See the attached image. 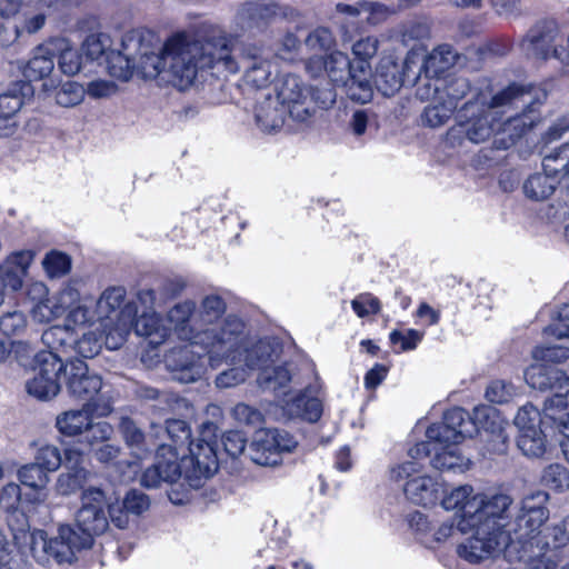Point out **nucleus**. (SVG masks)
Instances as JSON below:
<instances>
[{
  "label": "nucleus",
  "mask_w": 569,
  "mask_h": 569,
  "mask_svg": "<svg viewBox=\"0 0 569 569\" xmlns=\"http://www.w3.org/2000/svg\"><path fill=\"white\" fill-rule=\"evenodd\" d=\"M222 40L226 38H86L82 50L117 81L129 82L136 73L143 79L164 74L182 90L193 83L199 63L210 66L218 59L236 69Z\"/></svg>",
  "instance_id": "f257e3e1"
},
{
  "label": "nucleus",
  "mask_w": 569,
  "mask_h": 569,
  "mask_svg": "<svg viewBox=\"0 0 569 569\" xmlns=\"http://www.w3.org/2000/svg\"><path fill=\"white\" fill-rule=\"evenodd\" d=\"M545 99L546 92L541 89L512 83L495 94L487 107L467 102L447 138L453 142L465 134L470 142L481 143L496 132L495 147L508 149L533 127L535 106Z\"/></svg>",
  "instance_id": "f03ea898"
},
{
  "label": "nucleus",
  "mask_w": 569,
  "mask_h": 569,
  "mask_svg": "<svg viewBox=\"0 0 569 569\" xmlns=\"http://www.w3.org/2000/svg\"><path fill=\"white\" fill-rule=\"evenodd\" d=\"M212 422L203 425L201 438L190 445V457L179 461L177 449L170 445L157 448L152 465L146 468L140 477V483L147 489H156L161 485H173L181 477L190 488H199L203 478L214 475L219 467L216 442L206 439L213 432Z\"/></svg>",
  "instance_id": "7ed1b4c3"
},
{
  "label": "nucleus",
  "mask_w": 569,
  "mask_h": 569,
  "mask_svg": "<svg viewBox=\"0 0 569 569\" xmlns=\"http://www.w3.org/2000/svg\"><path fill=\"white\" fill-rule=\"evenodd\" d=\"M476 431V422L461 408L448 410L443 421L430 426L426 431L427 441L410 449L413 459L431 456V466L440 471L465 472L470 467V459L463 457L458 445Z\"/></svg>",
  "instance_id": "20e7f679"
},
{
  "label": "nucleus",
  "mask_w": 569,
  "mask_h": 569,
  "mask_svg": "<svg viewBox=\"0 0 569 569\" xmlns=\"http://www.w3.org/2000/svg\"><path fill=\"white\" fill-rule=\"evenodd\" d=\"M81 506L76 513L78 530L69 525L60 526V536L63 539H71V546L78 551L92 546L93 537L104 533L110 521L109 505L112 498L100 487L89 486L80 496Z\"/></svg>",
  "instance_id": "39448f33"
},
{
  "label": "nucleus",
  "mask_w": 569,
  "mask_h": 569,
  "mask_svg": "<svg viewBox=\"0 0 569 569\" xmlns=\"http://www.w3.org/2000/svg\"><path fill=\"white\" fill-rule=\"evenodd\" d=\"M503 511L495 515H481L472 523L458 527L462 533H471L458 547V553L469 562L486 560L509 546V533L503 529Z\"/></svg>",
  "instance_id": "423d86ee"
},
{
  "label": "nucleus",
  "mask_w": 569,
  "mask_h": 569,
  "mask_svg": "<svg viewBox=\"0 0 569 569\" xmlns=\"http://www.w3.org/2000/svg\"><path fill=\"white\" fill-rule=\"evenodd\" d=\"M167 325L170 331H173L181 340L188 341L193 346L202 347L208 355H213L216 358L230 346L233 341L234 335L240 329V323L236 320H229V327L226 329V340H214L210 336V331H199L196 318V303L191 300H186L174 305L167 315Z\"/></svg>",
  "instance_id": "0eeeda50"
},
{
  "label": "nucleus",
  "mask_w": 569,
  "mask_h": 569,
  "mask_svg": "<svg viewBox=\"0 0 569 569\" xmlns=\"http://www.w3.org/2000/svg\"><path fill=\"white\" fill-rule=\"evenodd\" d=\"M126 297L121 287L106 289L94 305L97 321L104 335V345L110 350L119 349L127 340L132 327V308L120 309Z\"/></svg>",
  "instance_id": "6e6552de"
},
{
  "label": "nucleus",
  "mask_w": 569,
  "mask_h": 569,
  "mask_svg": "<svg viewBox=\"0 0 569 569\" xmlns=\"http://www.w3.org/2000/svg\"><path fill=\"white\" fill-rule=\"evenodd\" d=\"M512 505V498L507 493L488 492L475 493L473 488L469 485L453 488L441 499V506L446 510L461 511L460 520L457 528L469 526L477 517L481 515H495L497 510L503 511Z\"/></svg>",
  "instance_id": "1a4fd4ad"
},
{
  "label": "nucleus",
  "mask_w": 569,
  "mask_h": 569,
  "mask_svg": "<svg viewBox=\"0 0 569 569\" xmlns=\"http://www.w3.org/2000/svg\"><path fill=\"white\" fill-rule=\"evenodd\" d=\"M548 501L549 493L537 490L523 497L515 518H509L510 507L503 510V529L509 533V545L513 542L525 545L540 533L541 527L549 519Z\"/></svg>",
  "instance_id": "9d476101"
},
{
  "label": "nucleus",
  "mask_w": 569,
  "mask_h": 569,
  "mask_svg": "<svg viewBox=\"0 0 569 569\" xmlns=\"http://www.w3.org/2000/svg\"><path fill=\"white\" fill-rule=\"evenodd\" d=\"M227 306L224 300L218 295H208L201 299L199 307H196V318L198 322L199 331H210V336H213L214 340H226L227 328L229 327V320H236L240 323L239 331L234 335L233 341L228 346L220 356L216 358L213 355H208V360L212 368H217L222 363L223 359L236 358L234 352L239 349L242 330L244 323L234 316H227L223 318Z\"/></svg>",
  "instance_id": "9b49d317"
},
{
  "label": "nucleus",
  "mask_w": 569,
  "mask_h": 569,
  "mask_svg": "<svg viewBox=\"0 0 569 569\" xmlns=\"http://www.w3.org/2000/svg\"><path fill=\"white\" fill-rule=\"evenodd\" d=\"M329 79L337 86L345 87L348 97L357 102L366 103L372 97L370 82L371 72L363 61L351 63L349 57L341 51H333L323 60Z\"/></svg>",
  "instance_id": "f8f14e48"
},
{
  "label": "nucleus",
  "mask_w": 569,
  "mask_h": 569,
  "mask_svg": "<svg viewBox=\"0 0 569 569\" xmlns=\"http://www.w3.org/2000/svg\"><path fill=\"white\" fill-rule=\"evenodd\" d=\"M391 479L406 481L403 492L416 505L435 506L443 495V486L430 476L423 475L421 466L416 461H407L390 471Z\"/></svg>",
  "instance_id": "ddd939ff"
},
{
  "label": "nucleus",
  "mask_w": 569,
  "mask_h": 569,
  "mask_svg": "<svg viewBox=\"0 0 569 569\" xmlns=\"http://www.w3.org/2000/svg\"><path fill=\"white\" fill-rule=\"evenodd\" d=\"M36 362L32 377L26 381V390L39 400L52 399L60 391V377L64 376L66 365L53 352L38 353Z\"/></svg>",
  "instance_id": "4468645a"
},
{
  "label": "nucleus",
  "mask_w": 569,
  "mask_h": 569,
  "mask_svg": "<svg viewBox=\"0 0 569 569\" xmlns=\"http://www.w3.org/2000/svg\"><path fill=\"white\" fill-rule=\"evenodd\" d=\"M296 446V439L288 431L262 429L256 432L248 455L256 465L272 467L281 462L282 452H291Z\"/></svg>",
  "instance_id": "2eb2a0df"
},
{
  "label": "nucleus",
  "mask_w": 569,
  "mask_h": 569,
  "mask_svg": "<svg viewBox=\"0 0 569 569\" xmlns=\"http://www.w3.org/2000/svg\"><path fill=\"white\" fill-rule=\"evenodd\" d=\"M66 385L69 395L84 403H92L93 408H101L97 400L102 388V380L96 373H90L88 366L82 360H73L66 363Z\"/></svg>",
  "instance_id": "dca6fc26"
},
{
  "label": "nucleus",
  "mask_w": 569,
  "mask_h": 569,
  "mask_svg": "<svg viewBox=\"0 0 569 569\" xmlns=\"http://www.w3.org/2000/svg\"><path fill=\"white\" fill-rule=\"evenodd\" d=\"M276 97L298 122L307 121L313 114L311 88L306 87L297 76L284 77Z\"/></svg>",
  "instance_id": "f3484780"
},
{
  "label": "nucleus",
  "mask_w": 569,
  "mask_h": 569,
  "mask_svg": "<svg viewBox=\"0 0 569 569\" xmlns=\"http://www.w3.org/2000/svg\"><path fill=\"white\" fill-rule=\"evenodd\" d=\"M71 542V539H63L60 536V528L54 538H48L44 531L37 530L31 533L30 550L33 558L41 565H48L51 559L59 563L71 562L78 551Z\"/></svg>",
  "instance_id": "a211bd4d"
},
{
  "label": "nucleus",
  "mask_w": 569,
  "mask_h": 569,
  "mask_svg": "<svg viewBox=\"0 0 569 569\" xmlns=\"http://www.w3.org/2000/svg\"><path fill=\"white\" fill-rule=\"evenodd\" d=\"M80 291L74 283L66 284L59 292L38 301L31 309V317L39 323H49L66 316L69 307L78 303Z\"/></svg>",
  "instance_id": "6ab92c4d"
},
{
  "label": "nucleus",
  "mask_w": 569,
  "mask_h": 569,
  "mask_svg": "<svg viewBox=\"0 0 569 569\" xmlns=\"http://www.w3.org/2000/svg\"><path fill=\"white\" fill-rule=\"evenodd\" d=\"M83 455L77 448H67L64 450L66 471L60 473L56 489L59 495L70 496L81 489L91 477V472L83 466Z\"/></svg>",
  "instance_id": "aec40b11"
},
{
  "label": "nucleus",
  "mask_w": 569,
  "mask_h": 569,
  "mask_svg": "<svg viewBox=\"0 0 569 569\" xmlns=\"http://www.w3.org/2000/svg\"><path fill=\"white\" fill-rule=\"evenodd\" d=\"M150 508L149 497L136 489L129 490L123 499H112L109 505L110 521L119 529H126L130 525V518L140 517Z\"/></svg>",
  "instance_id": "412c9836"
},
{
  "label": "nucleus",
  "mask_w": 569,
  "mask_h": 569,
  "mask_svg": "<svg viewBox=\"0 0 569 569\" xmlns=\"http://www.w3.org/2000/svg\"><path fill=\"white\" fill-rule=\"evenodd\" d=\"M236 358L223 359L222 362L238 365L243 362L248 371L259 370L268 367L273 361L274 348L268 341L260 340L250 347L244 343V329L242 330L239 349L234 352Z\"/></svg>",
  "instance_id": "4be33fe9"
},
{
  "label": "nucleus",
  "mask_w": 569,
  "mask_h": 569,
  "mask_svg": "<svg viewBox=\"0 0 569 569\" xmlns=\"http://www.w3.org/2000/svg\"><path fill=\"white\" fill-rule=\"evenodd\" d=\"M111 411L109 403L101 408H93L92 403H83L81 409L68 410L57 416L56 427L60 433L67 437L83 435L86 428L90 427L91 415L106 416Z\"/></svg>",
  "instance_id": "5701e85b"
},
{
  "label": "nucleus",
  "mask_w": 569,
  "mask_h": 569,
  "mask_svg": "<svg viewBox=\"0 0 569 569\" xmlns=\"http://www.w3.org/2000/svg\"><path fill=\"white\" fill-rule=\"evenodd\" d=\"M523 378L527 385L540 391H568L569 390V376L560 369L547 367L545 365L536 363L529 366L525 372Z\"/></svg>",
  "instance_id": "b1692460"
},
{
  "label": "nucleus",
  "mask_w": 569,
  "mask_h": 569,
  "mask_svg": "<svg viewBox=\"0 0 569 569\" xmlns=\"http://www.w3.org/2000/svg\"><path fill=\"white\" fill-rule=\"evenodd\" d=\"M221 42H223V44L227 49V56H229V58L233 62L236 69L230 70L226 66L224 61H222V60L220 61L217 59L210 66H202V64L200 66L199 64L197 67V71L199 69H203V68H213L216 66H221L226 71H228L230 73H236L239 70V64L237 61L236 52H239V54L242 57L243 60H246L248 62V64L260 61L263 58L271 57V52L268 49L259 47L258 44L251 43V42H241L240 43L237 41V38H226V40H222Z\"/></svg>",
  "instance_id": "393cba45"
},
{
  "label": "nucleus",
  "mask_w": 569,
  "mask_h": 569,
  "mask_svg": "<svg viewBox=\"0 0 569 569\" xmlns=\"http://www.w3.org/2000/svg\"><path fill=\"white\" fill-rule=\"evenodd\" d=\"M475 418L480 420L481 418L490 419L491 430L487 428L481 433V440L486 442L485 450L488 453H505L507 450V443L509 435L506 431V423L498 417L495 410L490 408H477L475 410Z\"/></svg>",
  "instance_id": "a878e982"
},
{
  "label": "nucleus",
  "mask_w": 569,
  "mask_h": 569,
  "mask_svg": "<svg viewBox=\"0 0 569 569\" xmlns=\"http://www.w3.org/2000/svg\"><path fill=\"white\" fill-rule=\"evenodd\" d=\"M411 60L408 57L403 66H400L391 57H385L380 60L376 70V86L383 96H392L403 83V68H409Z\"/></svg>",
  "instance_id": "bb28decb"
},
{
  "label": "nucleus",
  "mask_w": 569,
  "mask_h": 569,
  "mask_svg": "<svg viewBox=\"0 0 569 569\" xmlns=\"http://www.w3.org/2000/svg\"><path fill=\"white\" fill-rule=\"evenodd\" d=\"M34 259L32 250H21L9 254L3 264V273L7 276V284L12 291H18L23 286V279L28 274V269Z\"/></svg>",
  "instance_id": "cd10ccee"
},
{
  "label": "nucleus",
  "mask_w": 569,
  "mask_h": 569,
  "mask_svg": "<svg viewBox=\"0 0 569 569\" xmlns=\"http://www.w3.org/2000/svg\"><path fill=\"white\" fill-rule=\"evenodd\" d=\"M282 409L288 418H299L308 422H317L323 411V406L320 399L309 397L305 392L284 400Z\"/></svg>",
  "instance_id": "c85d7f7f"
},
{
  "label": "nucleus",
  "mask_w": 569,
  "mask_h": 569,
  "mask_svg": "<svg viewBox=\"0 0 569 569\" xmlns=\"http://www.w3.org/2000/svg\"><path fill=\"white\" fill-rule=\"evenodd\" d=\"M556 392L546 400L543 407V425L555 428L560 433L569 432V403L567 395Z\"/></svg>",
  "instance_id": "c756f323"
},
{
  "label": "nucleus",
  "mask_w": 569,
  "mask_h": 569,
  "mask_svg": "<svg viewBox=\"0 0 569 569\" xmlns=\"http://www.w3.org/2000/svg\"><path fill=\"white\" fill-rule=\"evenodd\" d=\"M288 114L284 106L277 97H267L258 103L256 108V121L264 131H276L280 129L286 116Z\"/></svg>",
  "instance_id": "7c9ffc66"
},
{
  "label": "nucleus",
  "mask_w": 569,
  "mask_h": 569,
  "mask_svg": "<svg viewBox=\"0 0 569 569\" xmlns=\"http://www.w3.org/2000/svg\"><path fill=\"white\" fill-rule=\"evenodd\" d=\"M134 331L138 336L146 337L152 346L163 343L170 335L169 327L154 311H144L140 315L134 322Z\"/></svg>",
  "instance_id": "2f4dec72"
},
{
  "label": "nucleus",
  "mask_w": 569,
  "mask_h": 569,
  "mask_svg": "<svg viewBox=\"0 0 569 569\" xmlns=\"http://www.w3.org/2000/svg\"><path fill=\"white\" fill-rule=\"evenodd\" d=\"M22 106L21 94L17 92L0 94V137H12L18 131L16 117Z\"/></svg>",
  "instance_id": "473e14b6"
},
{
  "label": "nucleus",
  "mask_w": 569,
  "mask_h": 569,
  "mask_svg": "<svg viewBox=\"0 0 569 569\" xmlns=\"http://www.w3.org/2000/svg\"><path fill=\"white\" fill-rule=\"evenodd\" d=\"M291 378V372L286 366H268L259 372L257 382L262 390L287 396Z\"/></svg>",
  "instance_id": "72a5a7b5"
},
{
  "label": "nucleus",
  "mask_w": 569,
  "mask_h": 569,
  "mask_svg": "<svg viewBox=\"0 0 569 569\" xmlns=\"http://www.w3.org/2000/svg\"><path fill=\"white\" fill-rule=\"evenodd\" d=\"M553 179L542 169V172H535L523 181L522 191L532 201H543L551 197L558 187L557 180Z\"/></svg>",
  "instance_id": "f704fd0d"
},
{
  "label": "nucleus",
  "mask_w": 569,
  "mask_h": 569,
  "mask_svg": "<svg viewBox=\"0 0 569 569\" xmlns=\"http://www.w3.org/2000/svg\"><path fill=\"white\" fill-rule=\"evenodd\" d=\"M542 169L557 180L558 186L565 183L569 188V149L560 146L546 153L542 158Z\"/></svg>",
  "instance_id": "c9c22d12"
},
{
  "label": "nucleus",
  "mask_w": 569,
  "mask_h": 569,
  "mask_svg": "<svg viewBox=\"0 0 569 569\" xmlns=\"http://www.w3.org/2000/svg\"><path fill=\"white\" fill-rule=\"evenodd\" d=\"M458 54L448 44L435 48L425 59L423 69L430 77H439L457 62Z\"/></svg>",
  "instance_id": "e433bc0d"
},
{
  "label": "nucleus",
  "mask_w": 569,
  "mask_h": 569,
  "mask_svg": "<svg viewBox=\"0 0 569 569\" xmlns=\"http://www.w3.org/2000/svg\"><path fill=\"white\" fill-rule=\"evenodd\" d=\"M43 343L50 349L48 352L58 355L68 353L73 350V342H76L74 331L66 323L62 326H52L42 333Z\"/></svg>",
  "instance_id": "4c0bfd02"
},
{
  "label": "nucleus",
  "mask_w": 569,
  "mask_h": 569,
  "mask_svg": "<svg viewBox=\"0 0 569 569\" xmlns=\"http://www.w3.org/2000/svg\"><path fill=\"white\" fill-rule=\"evenodd\" d=\"M456 111L451 102H447L438 93H433L430 103L421 113V122L429 128H439L447 123Z\"/></svg>",
  "instance_id": "58836bf2"
},
{
  "label": "nucleus",
  "mask_w": 569,
  "mask_h": 569,
  "mask_svg": "<svg viewBox=\"0 0 569 569\" xmlns=\"http://www.w3.org/2000/svg\"><path fill=\"white\" fill-rule=\"evenodd\" d=\"M119 431L126 445L138 458H143L148 452L144 433L141 428L129 417H122L119 423Z\"/></svg>",
  "instance_id": "ea45409f"
},
{
  "label": "nucleus",
  "mask_w": 569,
  "mask_h": 569,
  "mask_svg": "<svg viewBox=\"0 0 569 569\" xmlns=\"http://www.w3.org/2000/svg\"><path fill=\"white\" fill-rule=\"evenodd\" d=\"M517 446L525 456L539 458L547 450L546 435L540 427L527 429L519 432Z\"/></svg>",
  "instance_id": "a19ab883"
},
{
  "label": "nucleus",
  "mask_w": 569,
  "mask_h": 569,
  "mask_svg": "<svg viewBox=\"0 0 569 569\" xmlns=\"http://www.w3.org/2000/svg\"><path fill=\"white\" fill-rule=\"evenodd\" d=\"M183 289V284L180 282H167L162 286L161 297H158L156 291L152 289H142L138 292V301L149 311L156 306H160L166 299L178 296Z\"/></svg>",
  "instance_id": "79ce46f5"
},
{
  "label": "nucleus",
  "mask_w": 569,
  "mask_h": 569,
  "mask_svg": "<svg viewBox=\"0 0 569 569\" xmlns=\"http://www.w3.org/2000/svg\"><path fill=\"white\" fill-rule=\"evenodd\" d=\"M64 323L73 331L77 328L98 323L96 310L84 303L80 297L78 303H73L72 307L68 308Z\"/></svg>",
  "instance_id": "37998d69"
},
{
  "label": "nucleus",
  "mask_w": 569,
  "mask_h": 569,
  "mask_svg": "<svg viewBox=\"0 0 569 569\" xmlns=\"http://www.w3.org/2000/svg\"><path fill=\"white\" fill-rule=\"evenodd\" d=\"M540 482L555 492H565L569 489V470L560 463H551L542 470Z\"/></svg>",
  "instance_id": "c03bdc74"
},
{
  "label": "nucleus",
  "mask_w": 569,
  "mask_h": 569,
  "mask_svg": "<svg viewBox=\"0 0 569 569\" xmlns=\"http://www.w3.org/2000/svg\"><path fill=\"white\" fill-rule=\"evenodd\" d=\"M54 68L49 54H34L22 68V74L28 81H38L48 77Z\"/></svg>",
  "instance_id": "a18cd8bd"
},
{
  "label": "nucleus",
  "mask_w": 569,
  "mask_h": 569,
  "mask_svg": "<svg viewBox=\"0 0 569 569\" xmlns=\"http://www.w3.org/2000/svg\"><path fill=\"white\" fill-rule=\"evenodd\" d=\"M90 61L91 60L87 59L82 47L80 50L66 48L60 53L58 66L64 74L74 76L84 70L87 63Z\"/></svg>",
  "instance_id": "49530a36"
},
{
  "label": "nucleus",
  "mask_w": 569,
  "mask_h": 569,
  "mask_svg": "<svg viewBox=\"0 0 569 569\" xmlns=\"http://www.w3.org/2000/svg\"><path fill=\"white\" fill-rule=\"evenodd\" d=\"M18 477L22 485L34 490H43L49 482V472L36 462L21 467Z\"/></svg>",
  "instance_id": "de8ad7c7"
},
{
  "label": "nucleus",
  "mask_w": 569,
  "mask_h": 569,
  "mask_svg": "<svg viewBox=\"0 0 569 569\" xmlns=\"http://www.w3.org/2000/svg\"><path fill=\"white\" fill-rule=\"evenodd\" d=\"M86 96V89L78 82H64L56 93V101L59 106L71 108L80 104Z\"/></svg>",
  "instance_id": "09e8293b"
},
{
  "label": "nucleus",
  "mask_w": 569,
  "mask_h": 569,
  "mask_svg": "<svg viewBox=\"0 0 569 569\" xmlns=\"http://www.w3.org/2000/svg\"><path fill=\"white\" fill-rule=\"evenodd\" d=\"M102 336L97 330H89L73 342V351L83 358H93L102 349Z\"/></svg>",
  "instance_id": "8fccbe9b"
},
{
  "label": "nucleus",
  "mask_w": 569,
  "mask_h": 569,
  "mask_svg": "<svg viewBox=\"0 0 569 569\" xmlns=\"http://www.w3.org/2000/svg\"><path fill=\"white\" fill-rule=\"evenodd\" d=\"M470 89L469 81L466 78H455L450 80L442 89L435 87L433 93H438L447 102H451L457 109L459 100L466 97Z\"/></svg>",
  "instance_id": "3c124183"
},
{
  "label": "nucleus",
  "mask_w": 569,
  "mask_h": 569,
  "mask_svg": "<svg viewBox=\"0 0 569 569\" xmlns=\"http://www.w3.org/2000/svg\"><path fill=\"white\" fill-rule=\"evenodd\" d=\"M34 462L48 472H53L61 466V452L53 445L42 443L37 449Z\"/></svg>",
  "instance_id": "603ef678"
},
{
  "label": "nucleus",
  "mask_w": 569,
  "mask_h": 569,
  "mask_svg": "<svg viewBox=\"0 0 569 569\" xmlns=\"http://www.w3.org/2000/svg\"><path fill=\"white\" fill-rule=\"evenodd\" d=\"M269 58L270 57H267L260 61L248 64L246 78L249 83L257 88H262L270 82L272 70Z\"/></svg>",
  "instance_id": "864d4df0"
},
{
  "label": "nucleus",
  "mask_w": 569,
  "mask_h": 569,
  "mask_svg": "<svg viewBox=\"0 0 569 569\" xmlns=\"http://www.w3.org/2000/svg\"><path fill=\"white\" fill-rule=\"evenodd\" d=\"M42 266L50 278H60L69 272L71 261L67 254L51 251L44 257Z\"/></svg>",
  "instance_id": "5fc2aeb1"
},
{
  "label": "nucleus",
  "mask_w": 569,
  "mask_h": 569,
  "mask_svg": "<svg viewBox=\"0 0 569 569\" xmlns=\"http://www.w3.org/2000/svg\"><path fill=\"white\" fill-rule=\"evenodd\" d=\"M517 390L511 382L495 380L486 389V398L492 403H507L513 399Z\"/></svg>",
  "instance_id": "6e6d98bb"
},
{
  "label": "nucleus",
  "mask_w": 569,
  "mask_h": 569,
  "mask_svg": "<svg viewBox=\"0 0 569 569\" xmlns=\"http://www.w3.org/2000/svg\"><path fill=\"white\" fill-rule=\"evenodd\" d=\"M545 333L557 339L569 337V303L558 308L551 323L545 329Z\"/></svg>",
  "instance_id": "4d7b16f0"
},
{
  "label": "nucleus",
  "mask_w": 569,
  "mask_h": 569,
  "mask_svg": "<svg viewBox=\"0 0 569 569\" xmlns=\"http://www.w3.org/2000/svg\"><path fill=\"white\" fill-rule=\"evenodd\" d=\"M515 425L519 432L538 428L540 425H543V415L532 405H525L518 410L515 417Z\"/></svg>",
  "instance_id": "13d9d810"
},
{
  "label": "nucleus",
  "mask_w": 569,
  "mask_h": 569,
  "mask_svg": "<svg viewBox=\"0 0 569 569\" xmlns=\"http://www.w3.org/2000/svg\"><path fill=\"white\" fill-rule=\"evenodd\" d=\"M113 428L110 423L104 421L93 422L90 420V427L86 428L83 432V441L89 446H97L107 442L111 439Z\"/></svg>",
  "instance_id": "bf43d9fd"
},
{
  "label": "nucleus",
  "mask_w": 569,
  "mask_h": 569,
  "mask_svg": "<svg viewBox=\"0 0 569 569\" xmlns=\"http://www.w3.org/2000/svg\"><path fill=\"white\" fill-rule=\"evenodd\" d=\"M86 93L94 100L109 99L119 93L120 88L113 80L94 79L87 84Z\"/></svg>",
  "instance_id": "052dcab7"
},
{
  "label": "nucleus",
  "mask_w": 569,
  "mask_h": 569,
  "mask_svg": "<svg viewBox=\"0 0 569 569\" xmlns=\"http://www.w3.org/2000/svg\"><path fill=\"white\" fill-rule=\"evenodd\" d=\"M532 356L539 361L561 363L569 359V348L565 346L537 347Z\"/></svg>",
  "instance_id": "680f3d73"
},
{
  "label": "nucleus",
  "mask_w": 569,
  "mask_h": 569,
  "mask_svg": "<svg viewBox=\"0 0 569 569\" xmlns=\"http://www.w3.org/2000/svg\"><path fill=\"white\" fill-rule=\"evenodd\" d=\"M168 437L177 445V446H183L189 443V446L192 443L190 442L191 437V430L188 426V423L180 419H170L166 422L164 428Z\"/></svg>",
  "instance_id": "e2e57ef3"
},
{
  "label": "nucleus",
  "mask_w": 569,
  "mask_h": 569,
  "mask_svg": "<svg viewBox=\"0 0 569 569\" xmlns=\"http://www.w3.org/2000/svg\"><path fill=\"white\" fill-rule=\"evenodd\" d=\"M351 307L359 318H365L371 313H378L381 309L379 299L369 292L357 296L351 301Z\"/></svg>",
  "instance_id": "0e129e2a"
},
{
  "label": "nucleus",
  "mask_w": 569,
  "mask_h": 569,
  "mask_svg": "<svg viewBox=\"0 0 569 569\" xmlns=\"http://www.w3.org/2000/svg\"><path fill=\"white\" fill-rule=\"evenodd\" d=\"M224 451L232 458H237L244 452L247 438L243 432L231 430L222 436Z\"/></svg>",
  "instance_id": "69168bd1"
},
{
  "label": "nucleus",
  "mask_w": 569,
  "mask_h": 569,
  "mask_svg": "<svg viewBox=\"0 0 569 569\" xmlns=\"http://www.w3.org/2000/svg\"><path fill=\"white\" fill-rule=\"evenodd\" d=\"M248 373L249 371L246 367H237L234 365V367L224 370L217 376L216 386L218 388H231L238 386L247 379Z\"/></svg>",
  "instance_id": "338daca9"
},
{
  "label": "nucleus",
  "mask_w": 569,
  "mask_h": 569,
  "mask_svg": "<svg viewBox=\"0 0 569 569\" xmlns=\"http://www.w3.org/2000/svg\"><path fill=\"white\" fill-rule=\"evenodd\" d=\"M231 415L240 423L257 426L262 422L261 412L247 403L236 405L232 408Z\"/></svg>",
  "instance_id": "774afa93"
}]
</instances>
